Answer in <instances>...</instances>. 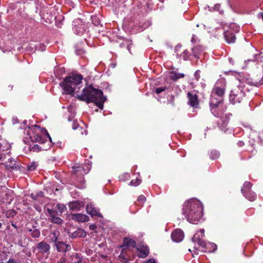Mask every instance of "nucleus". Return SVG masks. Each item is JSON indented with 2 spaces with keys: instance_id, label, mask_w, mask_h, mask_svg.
Wrapping results in <instances>:
<instances>
[{
  "instance_id": "1",
  "label": "nucleus",
  "mask_w": 263,
  "mask_h": 263,
  "mask_svg": "<svg viewBox=\"0 0 263 263\" xmlns=\"http://www.w3.org/2000/svg\"><path fill=\"white\" fill-rule=\"evenodd\" d=\"M182 214L187 221L197 224L201 220L203 216V206L201 202L196 198L190 199L183 204Z\"/></svg>"
},
{
  "instance_id": "2",
  "label": "nucleus",
  "mask_w": 263,
  "mask_h": 263,
  "mask_svg": "<svg viewBox=\"0 0 263 263\" xmlns=\"http://www.w3.org/2000/svg\"><path fill=\"white\" fill-rule=\"evenodd\" d=\"M218 85L217 83L212 90L210 105L212 113L216 117H221L226 109L222 103L225 89L224 87H220Z\"/></svg>"
},
{
  "instance_id": "3",
  "label": "nucleus",
  "mask_w": 263,
  "mask_h": 263,
  "mask_svg": "<svg viewBox=\"0 0 263 263\" xmlns=\"http://www.w3.org/2000/svg\"><path fill=\"white\" fill-rule=\"evenodd\" d=\"M77 97L78 99L86 101L87 103H95L101 109L103 108V104L106 99L101 90L95 89L91 86L84 88L82 93L77 95Z\"/></svg>"
},
{
  "instance_id": "4",
  "label": "nucleus",
  "mask_w": 263,
  "mask_h": 263,
  "mask_svg": "<svg viewBox=\"0 0 263 263\" xmlns=\"http://www.w3.org/2000/svg\"><path fill=\"white\" fill-rule=\"evenodd\" d=\"M82 79L81 74H73L66 77L60 85L65 93L73 96L81 87Z\"/></svg>"
},
{
  "instance_id": "5",
  "label": "nucleus",
  "mask_w": 263,
  "mask_h": 263,
  "mask_svg": "<svg viewBox=\"0 0 263 263\" xmlns=\"http://www.w3.org/2000/svg\"><path fill=\"white\" fill-rule=\"evenodd\" d=\"M27 137L26 138V140L29 142V139L32 142L44 143L47 138L50 142L51 138L46 129L41 128L40 126L34 125L31 127H29L27 130Z\"/></svg>"
},
{
  "instance_id": "6",
  "label": "nucleus",
  "mask_w": 263,
  "mask_h": 263,
  "mask_svg": "<svg viewBox=\"0 0 263 263\" xmlns=\"http://www.w3.org/2000/svg\"><path fill=\"white\" fill-rule=\"evenodd\" d=\"M245 96L243 88L241 85L234 87L230 94V101L233 104L240 103Z\"/></svg>"
},
{
  "instance_id": "7",
  "label": "nucleus",
  "mask_w": 263,
  "mask_h": 263,
  "mask_svg": "<svg viewBox=\"0 0 263 263\" xmlns=\"http://www.w3.org/2000/svg\"><path fill=\"white\" fill-rule=\"evenodd\" d=\"M251 183L248 181H246L245 182L243 186L241 189V192L247 199L253 201L256 199V195L251 190Z\"/></svg>"
},
{
  "instance_id": "8",
  "label": "nucleus",
  "mask_w": 263,
  "mask_h": 263,
  "mask_svg": "<svg viewBox=\"0 0 263 263\" xmlns=\"http://www.w3.org/2000/svg\"><path fill=\"white\" fill-rule=\"evenodd\" d=\"M72 168L75 173L82 171L83 173L86 174L90 171L91 164L89 162L84 165L77 164L73 165Z\"/></svg>"
},
{
  "instance_id": "9",
  "label": "nucleus",
  "mask_w": 263,
  "mask_h": 263,
  "mask_svg": "<svg viewBox=\"0 0 263 263\" xmlns=\"http://www.w3.org/2000/svg\"><path fill=\"white\" fill-rule=\"evenodd\" d=\"M172 240L176 242L181 241L184 238L183 232L179 229L175 230L172 233Z\"/></svg>"
},
{
  "instance_id": "10",
  "label": "nucleus",
  "mask_w": 263,
  "mask_h": 263,
  "mask_svg": "<svg viewBox=\"0 0 263 263\" xmlns=\"http://www.w3.org/2000/svg\"><path fill=\"white\" fill-rule=\"evenodd\" d=\"M200 246L202 247L203 252H213L217 249V246L211 242L203 241Z\"/></svg>"
},
{
  "instance_id": "11",
  "label": "nucleus",
  "mask_w": 263,
  "mask_h": 263,
  "mask_svg": "<svg viewBox=\"0 0 263 263\" xmlns=\"http://www.w3.org/2000/svg\"><path fill=\"white\" fill-rule=\"evenodd\" d=\"M87 213L91 216H98L102 217L101 214L99 212V209L96 208L92 203L88 204L86 206Z\"/></svg>"
},
{
  "instance_id": "12",
  "label": "nucleus",
  "mask_w": 263,
  "mask_h": 263,
  "mask_svg": "<svg viewBox=\"0 0 263 263\" xmlns=\"http://www.w3.org/2000/svg\"><path fill=\"white\" fill-rule=\"evenodd\" d=\"M187 97L189 98V104L190 106L197 108L198 105L197 96L193 92H189L187 93Z\"/></svg>"
},
{
  "instance_id": "13",
  "label": "nucleus",
  "mask_w": 263,
  "mask_h": 263,
  "mask_svg": "<svg viewBox=\"0 0 263 263\" xmlns=\"http://www.w3.org/2000/svg\"><path fill=\"white\" fill-rule=\"evenodd\" d=\"M54 246H56L57 250L60 252H66L69 251L71 249L70 245H66L62 241H58L55 243Z\"/></svg>"
},
{
  "instance_id": "14",
  "label": "nucleus",
  "mask_w": 263,
  "mask_h": 263,
  "mask_svg": "<svg viewBox=\"0 0 263 263\" xmlns=\"http://www.w3.org/2000/svg\"><path fill=\"white\" fill-rule=\"evenodd\" d=\"M50 248V246L47 242L44 241L40 242L36 246V249L39 252L42 253H47L48 254Z\"/></svg>"
},
{
  "instance_id": "15",
  "label": "nucleus",
  "mask_w": 263,
  "mask_h": 263,
  "mask_svg": "<svg viewBox=\"0 0 263 263\" xmlns=\"http://www.w3.org/2000/svg\"><path fill=\"white\" fill-rule=\"evenodd\" d=\"M204 230L201 229L199 232L196 233L194 237H193V241L197 243L198 245L200 246L201 243H203V240H202V238L204 236Z\"/></svg>"
},
{
  "instance_id": "16",
  "label": "nucleus",
  "mask_w": 263,
  "mask_h": 263,
  "mask_svg": "<svg viewBox=\"0 0 263 263\" xmlns=\"http://www.w3.org/2000/svg\"><path fill=\"white\" fill-rule=\"evenodd\" d=\"M72 219L79 222H84L89 220V217L85 214L77 213L73 214L71 215Z\"/></svg>"
},
{
  "instance_id": "17",
  "label": "nucleus",
  "mask_w": 263,
  "mask_h": 263,
  "mask_svg": "<svg viewBox=\"0 0 263 263\" xmlns=\"http://www.w3.org/2000/svg\"><path fill=\"white\" fill-rule=\"evenodd\" d=\"M84 206L83 202L80 201H74L69 203L70 209L73 211L80 210Z\"/></svg>"
},
{
  "instance_id": "18",
  "label": "nucleus",
  "mask_w": 263,
  "mask_h": 263,
  "mask_svg": "<svg viewBox=\"0 0 263 263\" xmlns=\"http://www.w3.org/2000/svg\"><path fill=\"white\" fill-rule=\"evenodd\" d=\"M224 36L225 40L228 43H233L235 42V35L230 30L224 31Z\"/></svg>"
},
{
  "instance_id": "19",
  "label": "nucleus",
  "mask_w": 263,
  "mask_h": 263,
  "mask_svg": "<svg viewBox=\"0 0 263 263\" xmlns=\"http://www.w3.org/2000/svg\"><path fill=\"white\" fill-rule=\"evenodd\" d=\"M138 255L141 258H144L149 254V249L147 246H142L137 248Z\"/></svg>"
},
{
  "instance_id": "20",
  "label": "nucleus",
  "mask_w": 263,
  "mask_h": 263,
  "mask_svg": "<svg viewBox=\"0 0 263 263\" xmlns=\"http://www.w3.org/2000/svg\"><path fill=\"white\" fill-rule=\"evenodd\" d=\"M70 236L73 238L77 237L84 238L86 236V232L81 229H79L74 232L69 233Z\"/></svg>"
},
{
  "instance_id": "21",
  "label": "nucleus",
  "mask_w": 263,
  "mask_h": 263,
  "mask_svg": "<svg viewBox=\"0 0 263 263\" xmlns=\"http://www.w3.org/2000/svg\"><path fill=\"white\" fill-rule=\"evenodd\" d=\"M9 147L10 146H8L6 149L1 147V149H0V161H4L9 157V154L10 153V151L9 149Z\"/></svg>"
},
{
  "instance_id": "22",
  "label": "nucleus",
  "mask_w": 263,
  "mask_h": 263,
  "mask_svg": "<svg viewBox=\"0 0 263 263\" xmlns=\"http://www.w3.org/2000/svg\"><path fill=\"white\" fill-rule=\"evenodd\" d=\"M8 161L6 162V166L8 168H10L11 169H17V166L16 165V161L12 158L10 157V155H9V157H8Z\"/></svg>"
},
{
  "instance_id": "23",
  "label": "nucleus",
  "mask_w": 263,
  "mask_h": 263,
  "mask_svg": "<svg viewBox=\"0 0 263 263\" xmlns=\"http://www.w3.org/2000/svg\"><path fill=\"white\" fill-rule=\"evenodd\" d=\"M136 246L135 240L130 238L125 237L124 239V242L122 247H132L134 248Z\"/></svg>"
},
{
  "instance_id": "24",
  "label": "nucleus",
  "mask_w": 263,
  "mask_h": 263,
  "mask_svg": "<svg viewBox=\"0 0 263 263\" xmlns=\"http://www.w3.org/2000/svg\"><path fill=\"white\" fill-rule=\"evenodd\" d=\"M184 74L182 73H177L176 71H172L170 72V78L171 80L176 81L179 79L183 78Z\"/></svg>"
},
{
  "instance_id": "25",
  "label": "nucleus",
  "mask_w": 263,
  "mask_h": 263,
  "mask_svg": "<svg viewBox=\"0 0 263 263\" xmlns=\"http://www.w3.org/2000/svg\"><path fill=\"white\" fill-rule=\"evenodd\" d=\"M180 48H181V46H177L175 48V51L178 52V51L179 50V49ZM177 57L179 58H182L183 60H186L189 57V52L187 50H184L183 51V53L181 54H179V53L178 52H177Z\"/></svg>"
},
{
  "instance_id": "26",
  "label": "nucleus",
  "mask_w": 263,
  "mask_h": 263,
  "mask_svg": "<svg viewBox=\"0 0 263 263\" xmlns=\"http://www.w3.org/2000/svg\"><path fill=\"white\" fill-rule=\"evenodd\" d=\"M131 44H132V41L130 40H129L127 39H124L123 40V42H122V43H121L120 44V46L121 47H123L126 46L127 50L129 51V52L130 53H131L130 49V46Z\"/></svg>"
},
{
  "instance_id": "27",
  "label": "nucleus",
  "mask_w": 263,
  "mask_h": 263,
  "mask_svg": "<svg viewBox=\"0 0 263 263\" xmlns=\"http://www.w3.org/2000/svg\"><path fill=\"white\" fill-rule=\"evenodd\" d=\"M239 29L240 27L239 26L235 23H232L230 24L229 30H230L232 32L234 33L238 32L239 31Z\"/></svg>"
},
{
  "instance_id": "28",
  "label": "nucleus",
  "mask_w": 263,
  "mask_h": 263,
  "mask_svg": "<svg viewBox=\"0 0 263 263\" xmlns=\"http://www.w3.org/2000/svg\"><path fill=\"white\" fill-rule=\"evenodd\" d=\"M30 235L33 238H38L40 236V231L37 229H34L33 230H29Z\"/></svg>"
},
{
  "instance_id": "29",
  "label": "nucleus",
  "mask_w": 263,
  "mask_h": 263,
  "mask_svg": "<svg viewBox=\"0 0 263 263\" xmlns=\"http://www.w3.org/2000/svg\"><path fill=\"white\" fill-rule=\"evenodd\" d=\"M73 30L75 32V33L78 35H81L83 34V32L84 31V27L81 25L79 26H75L73 27Z\"/></svg>"
},
{
  "instance_id": "30",
  "label": "nucleus",
  "mask_w": 263,
  "mask_h": 263,
  "mask_svg": "<svg viewBox=\"0 0 263 263\" xmlns=\"http://www.w3.org/2000/svg\"><path fill=\"white\" fill-rule=\"evenodd\" d=\"M119 258L120 259V260L124 262H126L128 261V258L127 257V255L126 254V252L123 250L120 255Z\"/></svg>"
},
{
  "instance_id": "31",
  "label": "nucleus",
  "mask_w": 263,
  "mask_h": 263,
  "mask_svg": "<svg viewBox=\"0 0 263 263\" xmlns=\"http://www.w3.org/2000/svg\"><path fill=\"white\" fill-rule=\"evenodd\" d=\"M220 156L219 153L216 150H212L211 152L210 157L213 160H215L219 158Z\"/></svg>"
},
{
  "instance_id": "32",
  "label": "nucleus",
  "mask_w": 263,
  "mask_h": 263,
  "mask_svg": "<svg viewBox=\"0 0 263 263\" xmlns=\"http://www.w3.org/2000/svg\"><path fill=\"white\" fill-rule=\"evenodd\" d=\"M71 263H82V259L78 254L72 255Z\"/></svg>"
},
{
  "instance_id": "33",
  "label": "nucleus",
  "mask_w": 263,
  "mask_h": 263,
  "mask_svg": "<svg viewBox=\"0 0 263 263\" xmlns=\"http://www.w3.org/2000/svg\"><path fill=\"white\" fill-rule=\"evenodd\" d=\"M141 182V180L137 178L135 180H132L130 183L129 185L132 186H136L139 185Z\"/></svg>"
},
{
  "instance_id": "34",
  "label": "nucleus",
  "mask_w": 263,
  "mask_h": 263,
  "mask_svg": "<svg viewBox=\"0 0 263 263\" xmlns=\"http://www.w3.org/2000/svg\"><path fill=\"white\" fill-rule=\"evenodd\" d=\"M37 166V163L33 162L27 166V169L28 171H33L36 168Z\"/></svg>"
},
{
  "instance_id": "35",
  "label": "nucleus",
  "mask_w": 263,
  "mask_h": 263,
  "mask_svg": "<svg viewBox=\"0 0 263 263\" xmlns=\"http://www.w3.org/2000/svg\"><path fill=\"white\" fill-rule=\"evenodd\" d=\"M51 221L52 222L57 224H61L62 222V220L60 217L56 216H52Z\"/></svg>"
},
{
  "instance_id": "36",
  "label": "nucleus",
  "mask_w": 263,
  "mask_h": 263,
  "mask_svg": "<svg viewBox=\"0 0 263 263\" xmlns=\"http://www.w3.org/2000/svg\"><path fill=\"white\" fill-rule=\"evenodd\" d=\"M145 201L146 198L144 195H140L137 199V201L140 204H143Z\"/></svg>"
},
{
  "instance_id": "37",
  "label": "nucleus",
  "mask_w": 263,
  "mask_h": 263,
  "mask_svg": "<svg viewBox=\"0 0 263 263\" xmlns=\"http://www.w3.org/2000/svg\"><path fill=\"white\" fill-rule=\"evenodd\" d=\"M52 235H53V236L51 238V240H52V241L56 243L57 242H58L57 240H58V237L59 235V233H58V232H53L52 233Z\"/></svg>"
},
{
  "instance_id": "38",
  "label": "nucleus",
  "mask_w": 263,
  "mask_h": 263,
  "mask_svg": "<svg viewBox=\"0 0 263 263\" xmlns=\"http://www.w3.org/2000/svg\"><path fill=\"white\" fill-rule=\"evenodd\" d=\"M166 89V87L163 86L156 88L155 89V92L157 94H159L160 93L165 91Z\"/></svg>"
},
{
  "instance_id": "39",
  "label": "nucleus",
  "mask_w": 263,
  "mask_h": 263,
  "mask_svg": "<svg viewBox=\"0 0 263 263\" xmlns=\"http://www.w3.org/2000/svg\"><path fill=\"white\" fill-rule=\"evenodd\" d=\"M58 208L59 210L61 213L63 212L64 209L65 208V206L63 204H58Z\"/></svg>"
},
{
  "instance_id": "40",
  "label": "nucleus",
  "mask_w": 263,
  "mask_h": 263,
  "mask_svg": "<svg viewBox=\"0 0 263 263\" xmlns=\"http://www.w3.org/2000/svg\"><path fill=\"white\" fill-rule=\"evenodd\" d=\"M195 77L196 79V80H198L199 77H200V71L197 70L195 73Z\"/></svg>"
},
{
  "instance_id": "41",
  "label": "nucleus",
  "mask_w": 263,
  "mask_h": 263,
  "mask_svg": "<svg viewBox=\"0 0 263 263\" xmlns=\"http://www.w3.org/2000/svg\"><path fill=\"white\" fill-rule=\"evenodd\" d=\"M78 127V124H77V123L75 121H74L73 122V124H72V128L73 129H77Z\"/></svg>"
},
{
  "instance_id": "42",
  "label": "nucleus",
  "mask_w": 263,
  "mask_h": 263,
  "mask_svg": "<svg viewBox=\"0 0 263 263\" xmlns=\"http://www.w3.org/2000/svg\"><path fill=\"white\" fill-rule=\"evenodd\" d=\"M229 63L230 64H231L232 65H234L235 64H234V60L233 58H229Z\"/></svg>"
},
{
  "instance_id": "43",
  "label": "nucleus",
  "mask_w": 263,
  "mask_h": 263,
  "mask_svg": "<svg viewBox=\"0 0 263 263\" xmlns=\"http://www.w3.org/2000/svg\"><path fill=\"white\" fill-rule=\"evenodd\" d=\"M97 227L95 224H91L89 226V229L91 230H95L96 229Z\"/></svg>"
},
{
  "instance_id": "44",
  "label": "nucleus",
  "mask_w": 263,
  "mask_h": 263,
  "mask_svg": "<svg viewBox=\"0 0 263 263\" xmlns=\"http://www.w3.org/2000/svg\"><path fill=\"white\" fill-rule=\"evenodd\" d=\"M39 46H40V47H39V50H41L42 51H43L45 50V47L44 45L40 44Z\"/></svg>"
},
{
  "instance_id": "45",
  "label": "nucleus",
  "mask_w": 263,
  "mask_h": 263,
  "mask_svg": "<svg viewBox=\"0 0 263 263\" xmlns=\"http://www.w3.org/2000/svg\"><path fill=\"white\" fill-rule=\"evenodd\" d=\"M58 263H65V258L64 257H62L58 261Z\"/></svg>"
},
{
  "instance_id": "46",
  "label": "nucleus",
  "mask_w": 263,
  "mask_h": 263,
  "mask_svg": "<svg viewBox=\"0 0 263 263\" xmlns=\"http://www.w3.org/2000/svg\"><path fill=\"white\" fill-rule=\"evenodd\" d=\"M7 263H19L18 262L15 261L13 259H9L7 261Z\"/></svg>"
},
{
  "instance_id": "47",
  "label": "nucleus",
  "mask_w": 263,
  "mask_h": 263,
  "mask_svg": "<svg viewBox=\"0 0 263 263\" xmlns=\"http://www.w3.org/2000/svg\"><path fill=\"white\" fill-rule=\"evenodd\" d=\"M145 263H157L154 259H149Z\"/></svg>"
},
{
  "instance_id": "48",
  "label": "nucleus",
  "mask_w": 263,
  "mask_h": 263,
  "mask_svg": "<svg viewBox=\"0 0 263 263\" xmlns=\"http://www.w3.org/2000/svg\"><path fill=\"white\" fill-rule=\"evenodd\" d=\"M259 139L263 143V130L262 132L259 135Z\"/></svg>"
},
{
  "instance_id": "49",
  "label": "nucleus",
  "mask_w": 263,
  "mask_h": 263,
  "mask_svg": "<svg viewBox=\"0 0 263 263\" xmlns=\"http://www.w3.org/2000/svg\"><path fill=\"white\" fill-rule=\"evenodd\" d=\"M198 49V48L197 47H194V48H193V51L194 52V55L195 57H198V55L197 54H195V51L197 50Z\"/></svg>"
},
{
  "instance_id": "50",
  "label": "nucleus",
  "mask_w": 263,
  "mask_h": 263,
  "mask_svg": "<svg viewBox=\"0 0 263 263\" xmlns=\"http://www.w3.org/2000/svg\"><path fill=\"white\" fill-rule=\"evenodd\" d=\"M31 197L34 200H37V198H36L35 196L33 194H31Z\"/></svg>"
},
{
  "instance_id": "51",
  "label": "nucleus",
  "mask_w": 263,
  "mask_h": 263,
  "mask_svg": "<svg viewBox=\"0 0 263 263\" xmlns=\"http://www.w3.org/2000/svg\"><path fill=\"white\" fill-rule=\"evenodd\" d=\"M123 176L125 177V179H128V178L129 177V176L128 174H125L123 175Z\"/></svg>"
},
{
  "instance_id": "52",
  "label": "nucleus",
  "mask_w": 263,
  "mask_h": 263,
  "mask_svg": "<svg viewBox=\"0 0 263 263\" xmlns=\"http://www.w3.org/2000/svg\"><path fill=\"white\" fill-rule=\"evenodd\" d=\"M39 146L37 145H35L33 146V148L34 149V150H36V149H39Z\"/></svg>"
},
{
  "instance_id": "53",
  "label": "nucleus",
  "mask_w": 263,
  "mask_h": 263,
  "mask_svg": "<svg viewBox=\"0 0 263 263\" xmlns=\"http://www.w3.org/2000/svg\"><path fill=\"white\" fill-rule=\"evenodd\" d=\"M43 194V193L41 192L37 194V196L39 197H42Z\"/></svg>"
},
{
  "instance_id": "54",
  "label": "nucleus",
  "mask_w": 263,
  "mask_h": 263,
  "mask_svg": "<svg viewBox=\"0 0 263 263\" xmlns=\"http://www.w3.org/2000/svg\"><path fill=\"white\" fill-rule=\"evenodd\" d=\"M239 144L240 146H241V145H243V143L242 142H240L239 143Z\"/></svg>"
},
{
  "instance_id": "55",
  "label": "nucleus",
  "mask_w": 263,
  "mask_h": 263,
  "mask_svg": "<svg viewBox=\"0 0 263 263\" xmlns=\"http://www.w3.org/2000/svg\"><path fill=\"white\" fill-rule=\"evenodd\" d=\"M83 51H82L80 53H78V52L77 51V54H81V53H83Z\"/></svg>"
},
{
  "instance_id": "56",
  "label": "nucleus",
  "mask_w": 263,
  "mask_h": 263,
  "mask_svg": "<svg viewBox=\"0 0 263 263\" xmlns=\"http://www.w3.org/2000/svg\"><path fill=\"white\" fill-rule=\"evenodd\" d=\"M45 149V150L47 149V148H46L40 147V149Z\"/></svg>"
},
{
  "instance_id": "57",
  "label": "nucleus",
  "mask_w": 263,
  "mask_h": 263,
  "mask_svg": "<svg viewBox=\"0 0 263 263\" xmlns=\"http://www.w3.org/2000/svg\"><path fill=\"white\" fill-rule=\"evenodd\" d=\"M193 40H194V37H193V39L192 40V41L193 42Z\"/></svg>"
},
{
  "instance_id": "58",
  "label": "nucleus",
  "mask_w": 263,
  "mask_h": 263,
  "mask_svg": "<svg viewBox=\"0 0 263 263\" xmlns=\"http://www.w3.org/2000/svg\"><path fill=\"white\" fill-rule=\"evenodd\" d=\"M189 251L191 252V249H189Z\"/></svg>"
}]
</instances>
